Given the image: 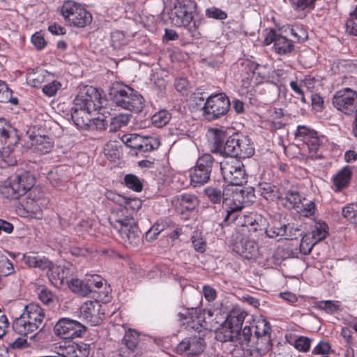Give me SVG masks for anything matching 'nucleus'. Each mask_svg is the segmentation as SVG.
<instances>
[{"instance_id":"nucleus-1","label":"nucleus","mask_w":357,"mask_h":357,"mask_svg":"<svg viewBox=\"0 0 357 357\" xmlns=\"http://www.w3.org/2000/svg\"><path fill=\"white\" fill-rule=\"evenodd\" d=\"M102 107L100 94L96 88L89 86L82 87L71 109V118L75 125L80 128L89 126L91 113L101 110Z\"/></svg>"},{"instance_id":"nucleus-2","label":"nucleus","mask_w":357,"mask_h":357,"mask_svg":"<svg viewBox=\"0 0 357 357\" xmlns=\"http://www.w3.org/2000/svg\"><path fill=\"white\" fill-rule=\"evenodd\" d=\"M242 216V219L239 218L234 222L237 226H241L234 236V250L245 259H254L259 255V245L248 234L252 235V232L263 230L259 223L262 220L252 215Z\"/></svg>"},{"instance_id":"nucleus-3","label":"nucleus","mask_w":357,"mask_h":357,"mask_svg":"<svg viewBox=\"0 0 357 357\" xmlns=\"http://www.w3.org/2000/svg\"><path fill=\"white\" fill-rule=\"evenodd\" d=\"M245 192L243 190L231 192L229 189H226L222 192L220 190L213 187L205 189V194L211 202L214 204L222 202L223 207L227 211L225 222L227 225L233 223L237 219H242L241 210L243 208L245 202Z\"/></svg>"},{"instance_id":"nucleus-4","label":"nucleus","mask_w":357,"mask_h":357,"mask_svg":"<svg viewBox=\"0 0 357 357\" xmlns=\"http://www.w3.org/2000/svg\"><path fill=\"white\" fill-rule=\"evenodd\" d=\"M109 222L126 246L134 245L139 241L136 221L131 213L122 206L116 205L112 209Z\"/></svg>"},{"instance_id":"nucleus-5","label":"nucleus","mask_w":357,"mask_h":357,"mask_svg":"<svg viewBox=\"0 0 357 357\" xmlns=\"http://www.w3.org/2000/svg\"><path fill=\"white\" fill-rule=\"evenodd\" d=\"M109 96L117 106L125 109L139 112L144 107L143 97L137 91L126 85L113 84L109 91Z\"/></svg>"},{"instance_id":"nucleus-6","label":"nucleus","mask_w":357,"mask_h":357,"mask_svg":"<svg viewBox=\"0 0 357 357\" xmlns=\"http://www.w3.org/2000/svg\"><path fill=\"white\" fill-rule=\"evenodd\" d=\"M34 183V177L28 172L10 176L0 185V193L7 199H16L31 190Z\"/></svg>"},{"instance_id":"nucleus-7","label":"nucleus","mask_w":357,"mask_h":357,"mask_svg":"<svg viewBox=\"0 0 357 357\" xmlns=\"http://www.w3.org/2000/svg\"><path fill=\"white\" fill-rule=\"evenodd\" d=\"M195 6L190 0H177L174 8L169 13L171 22L176 26L185 27L190 32L192 36L196 35V24L191 22L193 20L192 13Z\"/></svg>"},{"instance_id":"nucleus-8","label":"nucleus","mask_w":357,"mask_h":357,"mask_svg":"<svg viewBox=\"0 0 357 357\" xmlns=\"http://www.w3.org/2000/svg\"><path fill=\"white\" fill-rule=\"evenodd\" d=\"M61 14L69 24L77 27H84L92 20L91 14L74 1H65L61 8Z\"/></svg>"},{"instance_id":"nucleus-9","label":"nucleus","mask_w":357,"mask_h":357,"mask_svg":"<svg viewBox=\"0 0 357 357\" xmlns=\"http://www.w3.org/2000/svg\"><path fill=\"white\" fill-rule=\"evenodd\" d=\"M225 182L231 185H242L247 182V174L243 162L237 158H229L220 164Z\"/></svg>"},{"instance_id":"nucleus-10","label":"nucleus","mask_w":357,"mask_h":357,"mask_svg":"<svg viewBox=\"0 0 357 357\" xmlns=\"http://www.w3.org/2000/svg\"><path fill=\"white\" fill-rule=\"evenodd\" d=\"M230 102L225 93L213 94L208 96L202 107L203 116L212 121L225 115L229 111Z\"/></svg>"},{"instance_id":"nucleus-11","label":"nucleus","mask_w":357,"mask_h":357,"mask_svg":"<svg viewBox=\"0 0 357 357\" xmlns=\"http://www.w3.org/2000/svg\"><path fill=\"white\" fill-rule=\"evenodd\" d=\"M206 315L211 318L213 312L211 310H204L201 312L197 308H183L179 311L178 316L181 324L185 326L188 331L194 330L200 332L203 328H206Z\"/></svg>"},{"instance_id":"nucleus-12","label":"nucleus","mask_w":357,"mask_h":357,"mask_svg":"<svg viewBox=\"0 0 357 357\" xmlns=\"http://www.w3.org/2000/svg\"><path fill=\"white\" fill-rule=\"evenodd\" d=\"M245 313L240 309L230 312L222 326L216 333V337L221 342L232 341L234 334H236L244 321Z\"/></svg>"},{"instance_id":"nucleus-13","label":"nucleus","mask_w":357,"mask_h":357,"mask_svg":"<svg viewBox=\"0 0 357 357\" xmlns=\"http://www.w3.org/2000/svg\"><path fill=\"white\" fill-rule=\"evenodd\" d=\"M214 158L211 154L205 153L198 158L195 166L190 169L191 184L195 187L204 185L211 178Z\"/></svg>"},{"instance_id":"nucleus-14","label":"nucleus","mask_w":357,"mask_h":357,"mask_svg":"<svg viewBox=\"0 0 357 357\" xmlns=\"http://www.w3.org/2000/svg\"><path fill=\"white\" fill-rule=\"evenodd\" d=\"M332 104L338 111L351 115L357 112V91L349 88L340 90L333 95Z\"/></svg>"},{"instance_id":"nucleus-15","label":"nucleus","mask_w":357,"mask_h":357,"mask_svg":"<svg viewBox=\"0 0 357 357\" xmlns=\"http://www.w3.org/2000/svg\"><path fill=\"white\" fill-rule=\"evenodd\" d=\"M214 151L216 153H220L226 155H230L231 158H238V134H234L230 136L225 143V134L220 130H214Z\"/></svg>"},{"instance_id":"nucleus-16","label":"nucleus","mask_w":357,"mask_h":357,"mask_svg":"<svg viewBox=\"0 0 357 357\" xmlns=\"http://www.w3.org/2000/svg\"><path fill=\"white\" fill-rule=\"evenodd\" d=\"M54 331L56 335L68 339L80 337L85 331V327L77 321L62 318L56 324Z\"/></svg>"},{"instance_id":"nucleus-17","label":"nucleus","mask_w":357,"mask_h":357,"mask_svg":"<svg viewBox=\"0 0 357 357\" xmlns=\"http://www.w3.org/2000/svg\"><path fill=\"white\" fill-rule=\"evenodd\" d=\"M296 139L302 142L310 152H315L321 145L317 132L305 126H298L295 134Z\"/></svg>"},{"instance_id":"nucleus-18","label":"nucleus","mask_w":357,"mask_h":357,"mask_svg":"<svg viewBox=\"0 0 357 357\" xmlns=\"http://www.w3.org/2000/svg\"><path fill=\"white\" fill-rule=\"evenodd\" d=\"M205 347L203 338L192 336L185 338L177 346V351L180 354L197 355L201 354Z\"/></svg>"},{"instance_id":"nucleus-19","label":"nucleus","mask_w":357,"mask_h":357,"mask_svg":"<svg viewBox=\"0 0 357 357\" xmlns=\"http://www.w3.org/2000/svg\"><path fill=\"white\" fill-rule=\"evenodd\" d=\"M105 196L108 201L116 205L122 206L126 211L130 212L132 215L134 212L139 210L142 206L140 199L127 198L112 191H107L105 193Z\"/></svg>"},{"instance_id":"nucleus-20","label":"nucleus","mask_w":357,"mask_h":357,"mask_svg":"<svg viewBox=\"0 0 357 357\" xmlns=\"http://www.w3.org/2000/svg\"><path fill=\"white\" fill-rule=\"evenodd\" d=\"M70 265H51L48 267L49 272L47 273L48 278L52 284L59 287L65 282L66 279L71 274Z\"/></svg>"},{"instance_id":"nucleus-21","label":"nucleus","mask_w":357,"mask_h":357,"mask_svg":"<svg viewBox=\"0 0 357 357\" xmlns=\"http://www.w3.org/2000/svg\"><path fill=\"white\" fill-rule=\"evenodd\" d=\"M100 305L97 301H88L80 307V317L92 325L99 323V310Z\"/></svg>"},{"instance_id":"nucleus-22","label":"nucleus","mask_w":357,"mask_h":357,"mask_svg":"<svg viewBox=\"0 0 357 357\" xmlns=\"http://www.w3.org/2000/svg\"><path fill=\"white\" fill-rule=\"evenodd\" d=\"M42 325L30 320V319L20 316L16 318L13 324V330L22 335H27L37 331Z\"/></svg>"},{"instance_id":"nucleus-23","label":"nucleus","mask_w":357,"mask_h":357,"mask_svg":"<svg viewBox=\"0 0 357 357\" xmlns=\"http://www.w3.org/2000/svg\"><path fill=\"white\" fill-rule=\"evenodd\" d=\"M243 65L251 71L252 78L255 79L257 83L268 82L270 79V74L271 68L267 66L258 65L255 63L246 61Z\"/></svg>"},{"instance_id":"nucleus-24","label":"nucleus","mask_w":357,"mask_h":357,"mask_svg":"<svg viewBox=\"0 0 357 357\" xmlns=\"http://www.w3.org/2000/svg\"><path fill=\"white\" fill-rule=\"evenodd\" d=\"M31 149L38 154H47L51 151L54 146V141L49 137L38 135L31 139Z\"/></svg>"},{"instance_id":"nucleus-25","label":"nucleus","mask_w":357,"mask_h":357,"mask_svg":"<svg viewBox=\"0 0 357 357\" xmlns=\"http://www.w3.org/2000/svg\"><path fill=\"white\" fill-rule=\"evenodd\" d=\"M257 191L261 196L268 201L283 199V192L270 183H259L257 185Z\"/></svg>"},{"instance_id":"nucleus-26","label":"nucleus","mask_w":357,"mask_h":357,"mask_svg":"<svg viewBox=\"0 0 357 357\" xmlns=\"http://www.w3.org/2000/svg\"><path fill=\"white\" fill-rule=\"evenodd\" d=\"M20 316H24V317L29 318L30 320L42 325L45 317V314L44 310L40 305L32 303L24 307V311Z\"/></svg>"},{"instance_id":"nucleus-27","label":"nucleus","mask_w":357,"mask_h":357,"mask_svg":"<svg viewBox=\"0 0 357 357\" xmlns=\"http://www.w3.org/2000/svg\"><path fill=\"white\" fill-rule=\"evenodd\" d=\"M237 139L239 142L237 144L238 158H246L251 157L255 153V149L250 139L247 136L238 135Z\"/></svg>"},{"instance_id":"nucleus-28","label":"nucleus","mask_w":357,"mask_h":357,"mask_svg":"<svg viewBox=\"0 0 357 357\" xmlns=\"http://www.w3.org/2000/svg\"><path fill=\"white\" fill-rule=\"evenodd\" d=\"M351 171L348 167H344L332 178L335 191H340L345 188L350 181Z\"/></svg>"},{"instance_id":"nucleus-29","label":"nucleus","mask_w":357,"mask_h":357,"mask_svg":"<svg viewBox=\"0 0 357 357\" xmlns=\"http://www.w3.org/2000/svg\"><path fill=\"white\" fill-rule=\"evenodd\" d=\"M23 260L29 267L38 268L41 270L47 269L51 265V261H50L46 257L33 255H24Z\"/></svg>"},{"instance_id":"nucleus-30","label":"nucleus","mask_w":357,"mask_h":357,"mask_svg":"<svg viewBox=\"0 0 357 357\" xmlns=\"http://www.w3.org/2000/svg\"><path fill=\"white\" fill-rule=\"evenodd\" d=\"M68 287L72 291L82 296L89 295L92 289H89V284L78 278H73L70 282L66 280Z\"/></svg>"},{"instance_id":"nucleus-31","label":"nucleus","mask_w":357,"mask_h":357,"mask_svg":"<svg viewBox=\"0 0 357 357\" xmlns=\"http://www.w3.org/2000/svg\"><path fill=\"white\" fill-rule=\"evenodd\" d=\"M50 73L45 70H40L36 73H29L26 77L27 83L33 87H39L42 83L49 80Z\"/></svg>"},{"instance_id":"nucleus-32","label":"nucleus","mask_w":357,"mask_h":357,"mask_svg":"<svg viewBox=\"0 0 357 357\" xmlns=\"http://www.w3.org/2000/svg\"><path fill=\"white\" fill-rule=\"evenodd\" d=\"M283 199L287 202L285 204L288 208H293L297 210L302 207L303 199L300 194L296 190H289L283 192Z\"/></svg>"},{"instance_id":"nucleus-33","label":"nucleus","mask_w":357,"mask_h":357,"mask_svg":"<svg viewBox=\"0 0 357 357\" xmlns=\"http://www.w3.org/2000/svg\"><path fill=\"white\" fill-rule=\"evenodd\" d=\"M286 225L280 222H275L272 225H269L265 230V233L268 238L283 239L284 235L286 234Z\"/></svg>"},{"instance_id":"nucleus-34","label":"nucleus","mask_w":357,"mask_h":357,"mask_svg":"<svg viewBox=\"0 0 357 357\" xmlns=\"http://www.w3.org/2000/svg\"><path fill=\"white\" fill-rule=\"evenodd\" d=\"M144 136L137 133L127 134L122 137V141L130 149L141 150Z\"/></svg>"},{"instance_id":"nucleus-35","label":"nucleus","mask_w":357,"mask_h":357,"mask_svg":"<svg viewBox=\"0 0 357 357\" xmlns=\"http://www.w3.org/2000/svg\"><path fill=\"white\" fill-rule=\"evenodd\" d=\"M328 234L327 225L322 221L316 222L312 230V238L314 243L324 239Z\"/></svg>"},{"instance_id":"nucleus-36","label":"nucleus","mask_w":357,"mask_h":357,"mask_svg":"<svg viewBox=\"0 0 357 357\" xmlns=\"http://www.w3.org/2000/svg\"><path fill=\"white\" fill-rule=\"evenodd\" d=\"M275 50L278 54H284L289 53L294 48L293 43L286 37L280 36L275 42Z\"/></svg>"},{"instance_id":"nucleus-37","label":"nucleus","mask_w":357,"mask_h":357,"mask_svg":"<svg viewBox=\"0 0 357 357\" xmlns=\"http://www.w3.org/2000/svg\"><path fill=\"white\" fill-rule=\"evenodd\" d=\"M40 301L49 307H54L58 304V298L51 291L46 288H43L39 294Z\"/></svg>"},{"instance_id":"nucleus-38","label":"nucleus","mask_w":357,"mask_h":357,"mask_svg":"<svg viewBox=\"0 0 357 357\" xmlns=\"http://www.w3.org/2000/svg\"><path fill=\"white\" fill-rule=\"evenodd\" d=\"M270 332L271 326L266 319H260L257 321L255 326V333L258 338L264 337L266 342H268L270 340Z\"/></svg>"},{"instance_id":"nucleus-39","label":"nucleus","mask_w":357,"mask_h":357,"mask_svg":"<svg viewBox=\"0 0 357 357\" xmlns=\"http://www.w3.org/2000/svg\"><path fill=\"white\" fill-rule=\"evenodd\" d=\"M131 115L129 114H119L111 119L110 130L116 132L122 127L127 126L130 120Z\"/></svg>"},{"instance_id":"nucleus-40","label":"nucleus","mask_w":357,"mask_h":357,"mask_svg":"<svg viewBox=\"0 0 357 357\" xmlns=\"http://www.w3.org/2000/svg\"><path fill=\"white\" fill-rule=\"evenodd\" d=\"M283 115V110L281 108H274L269 111L268 121L273 129H280L284 126V123L281 121Z\"/></svg>"},{"instance_id":"nucleus-41","label":"nucleus","mask_w":357,"mask_h":357,"mask_svg":"<svg viewBox=\"0 0 357 357\" xmlns=\"http://www.w3.org/2000/svg\"><path fill=\"white\" fill-rule=\"evenodd\" d=\"M172 114L166 109H162L155 113L151 118L152 123L156 127L166 126L170 121Z\"/></svg>"},{"instance_id":"nucleus-42","label":"nucleus","mask_w":357,"mask_h":357,"mask_svg":"<svg viewBox=\"0 0 357 357\" xmlns=\"http://www.w3.org/2000/svg\"><path fill=\"white\" fill-rule=\"evenodd\" d=\"M0 102H11L13 105L18 103V99L13 97V91L8 88V84L0 80Z\"/></svg>"},{"instance_id":"nucleus-43","label":"nucleus","mask_w":357,"mask_h":357,"mask_svg":"<svg viewBox=\"0 0 357 357\" xmlns=\"http://www.w3.org/2000/svg\"><path fill=\"white\" fill-rule=\"evenodd\" d=\"M123 342L128 349L134 350L139 342V333L135 330L129 329L126 332Z\"/></svg>"},{"instance_id":"nucleus-44","label":"nucleus","mask_w":357,"mask_h":357,"mask_svg":"<svg viewBox=\"0 0 357 357\" xmlns=\"http://www.w3.org/2000/svg\"><path fill=\"white\" fill-rule=\"evenodd\" d=\"M181 206L186 210L191 211L197 205V199L195 196L189 194H183L178 198Z\"/></svg>"},{"instance_id":"nucleus-45","label":"nucleus","mask_w":357,"mask_h":357,"mask_svg":"<svg viewBox=\"0 0 357 357\" xmlns=\"http://www.w3.org/2000/svg\"><path fill=\"white\" fill-rule=\"evenodd\" d=\"M342 216L350 223L357 225V204H350L342 209Z\"/></svg>"},{"instance_id":"nucleus-46","label":"nucleus","mask_w":357,"mask_h":357,"mask_svg":"<svg viewBox=\"0 0 357 357\" xmlns=\"http://www.w3.org/2000/svg\"><path fill=\"white\" fill-rule=\"evenodd\" d=\"M284 31H289L293 38L298 42L303 41L307 38V31L299 26H292L287 25L284 26Z\"/></svg>"},{"instance_id":"nucleus-47","label":"nucleus","mask_w":357,"mask_h":357,"mask_svg":"<svg viewBox=\"0 0 357 357\" xmlns=\"http://www.w3.org/2000/svg\"><path fill=\"white\" fill-rule=\"evenodd\" d=\"M160 145V142L157 137L152 136H144L142 145H141L142 152H149L157 149Z\"/></svg>"},{"instance_id":"nucleus-48","label":"nucleus","mask_w":357,"mask_h":357,"mask_svg":"<svg viewBox=\"0 0 357 357\" xmlns=\"http://www.w3.org/2000/svg\"><path fill=\"white\" fill-rule=\"evenodd\" d=\"M128 38L121 31H114L111 33V42L115 49H120L128 43Z\"/></svg>"},{"instance_id":"nucleus-49","label":"nucleus","mask_w":357,"mask_h":357,"mask_svg":"<svg viewBox=\"0 0 357 357\" xmlns=\"http://www.w3.org/2000/svg\"><path fill=\"white\" fill-rule=\"evenodd\" d=\"M124 183L127 188L135 191L141 192L142 190V183L140 179L134 174H127L124 177Z\"/></svg>"},{"instance_id":"nucleus-50","label":"nucleus","mask_w":357,"mask_h":357,"mask_svg":"<svg viewBox=\"0 0 357 357\" xmlns=\"http://www.w3.org/2000/svg\"><path fill=\"white\" fill-rule=\"evenodd\" d=\"M340 303L338 301H321L317 303V307L327 313L332 314L339 310Z\"/></svg>"},{"instance_id":"nucleus-51","label":"nucleus","mask_w":357,"mask_h":357,"mask_svg":"<svg viewBox=\"0 0 357 357\" xmlns=\"http://www.w3.org/2000/svg\"><path fill=\"white\" fill-rule=\"evenodd\" d=\"M317 0H289L292 8L296 11L312 10Z\"/></svg>"},{"instance_id":"nucleus-52","label":"nucleus","mask_w":357,"mask_h":357,"mask_svg":"<svg viewBox=\"0 0 357 357\" xmlns=\"http://www.w3.org/2000/svg\"><path fill=\"white\" fill-rule=\"evenodd\" d=\"M14 273L13 264L8 257L0 252V275H9Z\"/></svg>"},{"instance_id":"nucleus-53","label":"nucleus","mask_w":357,"mask_h":357,"mask_svg":"<svg viewBox=\"0 0 357 357\" xmlns=\"http://www.w3.org/2000/svg\"><path fill=\"white\" fill-rule=\"evenodd\" d=\"M311 343V339L305 336H299L294 340V342L292 344L298 351L307 352L310 349Z\"/></svg>"},{"instance_id":"nucleus-54","label":"nucleus","mask_w":357,"mask_h":357,"mask_svg":"<svg viewBox=\"0 0 357 357\" xmlns=\"http://www.w3.org/2000/svg\"><path fill=\"white\" fill-rule=\"evenodd\" d=\"M192 246L195 251L204 253L206 251V243L200 233H195L191 237Z\"/></svg>"},{"instance_id":"nucleus-55","label":"nucleus","mask_w":357,"mask_h":357,"mask_svg":"<svg viewBox=\"0 0 357 357\" xmlns=\"http://www.w3.org/2000/svg\"><path fill=\"white\" fill-rule=\"evenodd\" d=\"M62 84L57 80H53L43 87V92L49 97L56 95L58 91L61 89Z\"/></svg>"},{"instance_id":"nucleus-56","label":"nucleus","mask_w":357,"mask_h":357,"mask_svg":"<svg viewBox=\"0 0 357 357\" xmlns=\"http://www.w3.org/2000/svg\"><path fill=\"white\" fill-rule=\"evenodd\" d=\"M315 204L312 201H308L306 199H303L302 207L298 208L296 211L301 212L305 217L312 215L314 213Z\"/></svg>"},{"instance_id":"nucleus-57","label":"nucleus","mask_w":357,"mask_h":357,"mask_svg":"<svg viewBox=\"0 0 357 357\" xmlns=\"http://www.w3.org/2000/svg\"><path fill=\"white\" fill-rule=\"evenodd\" d=\"M206 15L208 17L215 20H225L227 17V13L216 7H211L206 10Z\"/></svg>"},{"instance_id":"nucleus-58","label":"nucleus","mask_w":357,"mask_h":357,"mask_svg":"<svg viewBox=\"0 0 357 357\" xmlns=\"http://www.w3.org/2000/svg\"><path fill=\"white\" fill-rule=\"evenodd\" d=\"M23 206L27 212L34 213L37 215L40 211V206L38 203V200L35 198H29Z\"/></svg>"},{"instance_id":"nucleus-59","label":"nucleus","mask_w":357,"mask_h":357,"mask_svg":"<svg viewBox=\"0 0 357 357\" xmlns=\"http://www.w3.org/2000/svg\"><path fill=\"white\" fill-rule=\"evenodd\" d=\"M316 243L312 239L310 241V238L305 236L302 238L300 243V250L304 255H307L310 252L313 246Z\"/></svg>"},{"instance_id":"nucleus-60","label":"nucleus","mask_w":357,"mask_h":357,"mask_svg":"<svg viewBox=\"0 0 357 357\" xmlns=\"http://www.w3.org/2000/svg\"><path fill=\"white\" fill-rule=\"evenodd\" d=\"M192 104H195L197 107H202L206 101V98L204 96V93L200 90H196L190 98Z\"/></svg>"},{"instance_id":"nucleus-61","label":"nucleus","mask_w":357,"mask_h":357,"mask_svg":"<svg viewBox=\"0 0 357 357\" xmlns=\"http://www.w3.org/2000/svg\"><path fill=\"white\" fill-rule=\"evenodd\" d=\"M286 234L284 235V239H294L297 236L302 235V231L298 227L295 228L290 224L286 225Z\"/></svg>"},{"instance_id":"nucleus-62","label":"nucleus","mask_w":357,"mask_h":357,"mask_svg":"<svg viewBox=\"0 0 357 357\" xmlns=\"http://www.w3.org/2000/svg\"><path fill=\"white\" fill-rule=\"evenodd\" d=\"M164 229V225L161 224L154 225L146 234V238L151 241L156 238L158 235Z\"/></svg>"},{"instance_id":"nucleus-63","label":"nucleus","mask_w":357,"mask_h":357,"mask_svg":"<svg viewBox=\"0 0 357 357\" xmlns=\"http://www.w3.org/2000/svg\"><path fill=\"white\" fill-rule=\"evenodd\" d=\"M202 292L205 299L208 302L213 301L217 297L216 290L209 285H204Z\"/></svg>"},{"instance_id":"nucleus-64","label":"nucleus","mask_w":357,"mask_h":357,"mask_svg":"<svg viewBox=\"0 0 357 357\" xmlns=\"http://www.w3.org/2000/svg\"><path fill=\"white\" fill-rule=\"evenodd\" d=\"M31 42L33 45L38 50H42L46 45V42L43 36L38 32L32 36Z\"/></svg>"}]
</instances>
